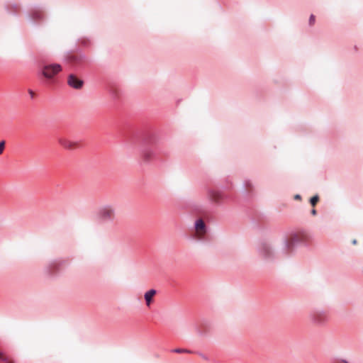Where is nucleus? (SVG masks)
Listing matches in <instances>:
<instances>
[{
    "label": "nucleus",
    "instance_id": "1",
    "mask_svg": "<svg viewBox=\"0 0 363 363\" xmlns=\"http://www.w3.org/2000/svg\"><path fill=\"white\" fill-rule=\"evenodd\" d=\"M61 65L59 64H50L45 65L42 70V74L48 79H52L53 77L61 71Z\"/></svg>",
    "mask_w": 363,
    "mask_h": 363
},
{
    "label": "nucleus",
    "instance_id": "2",
    "mask_svg": "<svg viewBox=\"0 0 363 363\" xmlns=\"http://www.w3.org/2000/svg\"><path fill=\"white\" fill-rule=\"evenodd\" d=\"M259 254L264 259H271L274 257V250L267 242H263L259 246Z\"/></svg>",
    "mask_w": 363,
    "mask_h": 363
},
{
    "label": "nucleus",
    "instance_id": "3",
    "mask_svg": "<svg viewBox=\"0 0 363 363\" xmlns=\"http://www.w3.org/2000/svg\"><path fill=\"white\" fill-rule=\"evenodd\" d=\"M59 143L65 149H67L69 150H74L81 147V146H82V143L79 141H74V140H69L67 138H64L59 139Z\"/></svg>",
    "mask_w": 363,
    "mask_h": 363
},
{
    "label": "nucleus",
    "instance_id": "4",
    "mask_svg": "<svg viewBox=\"0 0 363 363\" xmlns=\"http://www.w3.org/2000/svg\"><path fill=\"white\" fill-rule=\"evenodd\" d=\"M67 84L75 89H81L84 85V81L74 74H70L67 77Z\"/></svg>",
    "mask_w": 363,
    "mask_h": 363
},
{
    "label": "nucleus",
    "instance_id": "5",
    "mask_svg": "<svg viewBox=\"0 0 363 363\" xmlns=\"http://www.w3.org/2000/svg\"><path fill=\"white\" fill-rule=\"evenodd\" d=\"M86 56L82 52L70 55L67 60L75 65H80L86 61Z\"/></svg>",
    "mask_w": 363,
    "mask_h": 363
},
{
    "label": "nucleus",
    "instance_id": "6",
    "mask_svg": "<svg viewBox=\"0 0 363 363\" xmlns=\"http://www.w3.org/2000/svg\"><path fill=\"white\" fill-rule=\"evenodd\" d=\"M99 215L103 220H112L115 217V211L111 206H105L99 211Z\"/></svg>",
    "mask_w": 363,
    "mask_h": 363
},
{
    "label": "nucleus",
    "instance_id": "7",
    "mask_svg": "<svg viewBox=\"0 0 363 363\" xmlns=\"http://www.w3.org/2000/svg\"><path fill=\"white\" fill-rule=\"evenodd\" d=\"M196 231L199 238H201L206 233V225L202 219H199L196 222Z\"/></svg>",
    "mask_w": 363,
    "mask_h": 363
},
{
    "label": "nucleus",
    "instance_id": "8",
    "mask_svg": "<svg viewBox=\"0 0 363 363\" xmlns=\"http://www.w3.org/2000/svg\"><path fill=\"white\" fill-rule=\"evenodd\" d=\"M30 17L33 22L37 23L43 19L44 13L40 9H34L31 11Z\"/></svg>",
    "mask_w": 363,
    "mask_h": 363
},
{
    "label": "nucleus",
    "instance_id": "9",
    "mask_svg": "<svg viewBox=\"0 0 363 363\" xmlns=\"http://www.w3.org/2000/svg\"><path fill=\"white\" fill-rule=\"evenodd\" d=\"M156 290L150 289L145 294L144 298L145 299L147 306L150 307L151 303L153 302V298L156 295Z\"/></svg>",
    "mask_w": 363,
    "mask_h": 363
},
{
    "label": "nucleus",
    "instance_id": "10",
    "mask_svg": "<svg viewBox=\"0 0 363 363\" xmlns=\"http://www.w3.org/2000/svg\"><path fill=\"white\" fill-rule=\"evenodd\" d=\"M154 152L150 149H146L143 152V159L145 162H150L154 158Z\"/></svg>",
    "mask_w": 363,
    "mask_h": 363
},
{
    "label": "nucleus",
    "instance_id": "11",
    "mask_svg": "<svg viewBox=\"0 0 363 363\" xmlns=\"http://www.w3.org/2000/svg\"><path fill=\"white\" fill-rule=\"evenodd\" d=\"M210 199L214 202H219L223 199V195L220 192L216 191H211L209 193Z\"/></svg>",
    "mask_w": 363,
    "mask_h": 363
},
{
    "label": "nucleus",
    "instance_id": "12",
    "mask_svg": "<svg viewBox=\"0 0 363 363\" xmlns=\"http://www.w3.org/2000/svg\"><path fill=\"white\" fill-rule=\"evenodd\" d=\"M313 320L318 323H323L325 320V315L321 313H316L313 315Z\"/></svg>",
    "mask_w": 363,
    "mask_h": 363
},
{
    "label": "nucleus",
    "instance_id": "13",
    "mask_svg": "<svg viewBox=\"0 0 363 363\" xmlns=\"http://www.w3.org/2000/svg\"><path fill=\"white\" fill-rule=\"evenodd\" d=\"M0 360H1L4 363H13V360L6 355L4 353L0 351Z\"/></svg>",
    "mask_w": 363,
    "mask_h": 363
},
{
    "label": "nucleus",
    "instance_id": "14",
    "mask_svg": "<svg viewBox=\"0 0 363 363\" xmlns=\"http://www.w3.org/2000/svg\"><path fill=\"white\" fill-rule=\"evenodd\" d=\"M172 352H176V353H187V354L193 353V352L189 350L180 349V348L174 349V350H172Z\"/></svg>",
    "mask_w": 363,
    "mask_h": 363
},
{
    "label": "nucleus",
    "instance_id": "15",
    "mask_svg": "<svg viewBox=\"0 0 363 363\" xmlns=\"http://www.w3.org/2000/svg\"><path fill=\"white\" fill-rule=\"evenodd\" d=\"M318 201H319V196L318 195H315L311 199V201H310L311 204L313 206H315L317 204V203L318 202Z\"/></svg>",
    "mask_w": 363,
    "mask_h": 363
},
{
    "label": "nucleus",
    "instance_id": "16",
    "mask_svg": "<svg viewBox=\"0 0 363 363\" xmlns=\"http://www.w3.org/2000/svg\"><path fill=\"white\" fill-rule=\"evenodd\" d=\"M78 40H79V43L82 44L84 46H87L90 43V40L89 39H86V38H81V39H79Z\"/></svg>",
    "mask_w": 363,
    "mask_h": 363
},
{
    "label": "nucleus",
    "instance_id": "17",
    "mask_svg": "<svg viewBox=\"0 0 363 363\" xmlns=\"http://www.w3.org/2000/svg\"><path fill=\"white\" fill-rule=\"evenodd\" d=\"M315 17L313 14H311L309 17L308 23L310 26H312L315 23Z\"/></svg>",
    "mask_w": 363,
    "mask_h": 363
},
{
    "label": "nucleus",
    "instance_id": "18",
    "mask_svg": "<svg viewBox=\"0 0 363 363\" xmlns=\"http://www.w3.org/2000/svg\"><path fill=\"white\" fill-rule=\"evenodd\" d=\"M5 148V141L2 140L0 142V155L3 153Z\"/></svg>",
    "mask_w": 363,
    "mask_h": 363
},
{
    "label": "nucleus",
    "instance_id": "19",
    "mask_svg": "<svg viewBox=\"0 0 363 363\" xmlns=\"http://www.w3.org/2000/svg\"><path fill=\"white\" fill-rule=\"evenodd\" d=\"M293 242H294V240L293 239H291L289 240H288L286 243V248L288 249V250H290L291 246H292V244H293Z\"/></svg>",
    "mask_w": 363,
    "mask_h": 363
},
{
    "label": "nucleus",
    "instance_id": "20",
    "mask_svg": "<svg viewBox=\"0 0 363 363\" xmlns=\"http://www.w3.org/2000/svg\"><path fill=\"white\" fill-rule=\"evenodd\" d=\"M28 94H29V95H30L31 99L34 98L35 94H34L33 90L28 89Z\"/></svg>",
    "mask_w": 363,
    "mask_h": 363
},
{
    "label": "nucleus",
    "instance_id": "21",
    "mask_svg": "<svg viewBox=\"0 0 363 363\" xmlns=\"http://www.w3.org/2000/svg\"><path fill=\"white\" fill-rule=\"evenodd\" d=\"M336 363H348L347 361L341 359L336 362Z\"/></svg>",
    "mask_w": 363,
    "mask_h": 363
},
{
    "label": "nucleus",
    "instance_id": "22",
    "mask_svg": "<svg viewBox=\"0 0 363 363\" xmlns=\"http://www.w3.org/2000/svg\"><path fill=\"white\" fill-rule=\"evenodd\" d=\"M294 199H296V200H300L301 199V196L298 195V194H296L295 196H294Z\"/></svg>",
    "mask_w": 363,
    "mask_h": 363
},
{
    "label": "nucleus",
    "instance_id": "23",
    "mask_svg": "<svg viewBox=\"0 0 363 363\" xmlns=\"http://www.w3.org/2000/svg\"><path fill=\"white\" fill-rule=\"evenodd\" d=\"M311 214H312L313 216H315V215H316V211H315V209H314V208H313V209H312V211H311Z\"/></svg>",
    "mask_w": 363,
    "mask_h": 363
},
{
    "label": "nucleus",
    "instance_id": "24",
    "mask_svg": "<svg viewBox=\"0 0 363 363\" xmlns=\"http://www.w3.org/2000/svg\"><path fill=\"white\" fill-rule=\"evenodd\" d=\"M352 244L356 245L357 244V240H352Z\"/></svg>",
    "mask_w": 363,
    "mask_h": 363
},
{
    "label": "nucleus",
    "instance_id": "25",
    "mask_svg": "<svg viewBox=\"0 0 363 363\" xmlns=\"http://www.w3.org/2000/svg\"><path fill=\"white\" fill-rule=\"evenodd\" d=\"M13 7H14V9H17V7H18V6H17L16 4H14V5H13Z\"/></svg>",
    "mask_w": 363,
    "mask_h": 363
}]
</instances>
